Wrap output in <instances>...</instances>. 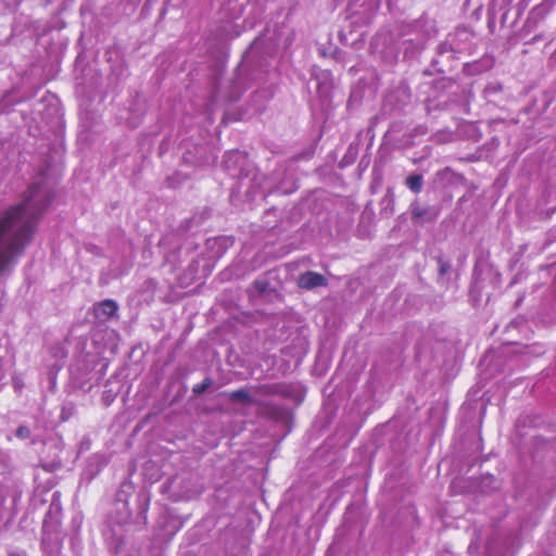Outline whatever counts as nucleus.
<instances>
[{
    "label": "nucleus",
    "mask_w": 556,
    "mask_h": 556,
    "mask_svg": "<svg viewBox=\"0 0 556 556\" xmlns=\"http://www.w3.org/2000/svg\"><path fill=\"white\" fill-rule=\"evenodd\" d=\"M446 270H447V265L442 263V264H441V267H440V271H441V274H445V273H446Z\"/></svg>",
    "instance_id": "9b49d317"
},
{
    "label": "nucleus",
    "mask_w": 556,
    "mask_h": 556,
    "mask_svg": "<svg viewBox=\"0 0 556 556\" xmlns=\"http://www.w3.org/2000/svg\"><path fill=\"white\" fill-rule=\"evenodd\" d=\"M254 404L258 407L260 416L271 420H283L288 415V410L283 406L271 402L257 401Z\"/></svg>",
    "instance_id": "f03ea898"
},
{
    "label": "nucleus",
    "mask_w": 556,
    "mask_h": 556,
    "mask_svg": "<svg viewBox=\"0 0 556 556\" xmlns=\"http://www.w3.org/2000/svg\"><path fill=\"white\" fill-rule=\"evenodd\" d=\"M406 186L415 193H419L422 188V177L421 175H410L406 179Z\"/></svg>",
    "instance_id": "0eeeda50"
},
{
    "label": "nucleus",
    "mask_w": 556,
    "mask_h": 556,
    "mask_svg": "<svg viewBox=\"0 0 556 556\" xmlns=\"http://www.w3.org/2000/svg\"><path fill=\"white\" fill-rule=\"evenodd\" d=\"M8 556H24V554L17 552H10Z\"/></svg>",
    "instance_id": "f8f14e48"
},
{
    "label": "nucleus",
    "mask_w": 556,
    "mask_h": 556,
    "mask_svg": "<svg viewBox=\"0 0 556 556\" xmlns=\"http://www.w3.org/2000/svg\"><path fill=\"white\" fill-rule=\"evenodd\" d=\"M228 399L232 402H243V403H253L256 402L252 400L250 393L245 389H239L228 393Z\"/></svg>",
    "instance_id": "423d86ee"
},
{
    "label": "nucleus",
    "mask_w": 556,
    "mask_h": 556,
    "mask_svg": "<svg viewBox=\"0 0 556 556\" xmlns=\"http://www.w3.org/2000/svg\"><path fill=\"white\" fill-rule=\"evenodd\" d=\"M212 384V380L211 378H205L202 382L195 384L192 389V392L194 394H201L203 393L204 391H206Z\"/></svg>",
    "instance_id": "6e6552de"
},
{
    "label": "nucleus",
    "mask_w": 556,
    "mask_h": 556,
    "mask_svg": "<svg viewBox=\"0 0 556 556\" xmlns=\"http://www.w3.org/2000/svg\"><path fill=\"white\" fill-rule=\"evenodd\" d=\"M118 309V306L114 300H103L98 304V316H103L106 319L113 317Z\"/></svg>",
    "instance_id": "39448f33"
},
{
    "label": "nucleus",
    "mask_w": 556,
    "mask_h": 556,
    "mask_svg": "<svg viewBox=\"0 0 556 556\" xmlns=\"http://www.w3.org/2000/svg\"><path fill=\"white\" fill-rule=\"evenodd\" d=\"M16 435L22 439H26L29 435V429L25 426H20L16 429Z\"/></svg>",
    "instance_id": "9d476101"
},
{
    "label": "nucleus",
    "mask_w": 556,
    "mask_h": 556,
    "mask_svg": "<svg viewBox=\"0 0 556 556\" xmlns=\"http://www.w3.org/2000/svg\"><path fill=\"white\" fill-rule=\"evenodd\" d=\"M49 204L41 188L33 185L22 203L11 206L0 216V276L30 242L36 225Z\"/></svg>",
    "instance_id": "f257e3e1"
},
{
    "label": "nucleus",
    "mask_w": 556,
    "mask_h": 556,
    "mask_svg": "<svg viewBox=\"0 0 556 556\" xmlns=\"http://www.w3.org/2000/svg\"><path fill=\"white\" fill-rule=\"evenodd\" d=\"M253 285L258 292L263 293L267 290L268 281L267 280H255Z\"/></svg>",
    "instance_id": "1a4fd4ad"
},
{
    "label": "nucleus",
    "mask_w": 556,
    "mask_h": 556,
    "mask_svg": "<svg viewBox=\"0 0 556 556\" xmlns=\"http://www.w3.org/2000/svg\"><path fill=\"white\" fill-rule=\"evenodd\" d=\"M296 283L301 289L312 290L317 287H326L328 279L319 273L308 270L299 276Z\"/></svg>",
    "instance_id": "7ed1b4c3"
},
{
    "label": "nucleus",
    "mask_w": 556,
    "mask_h": 556,
    "mask_svg": "<svg viewBox=\"0 0 556 556\" xmlns=\"http://www.w3.org/2000/svg\"><path fill=\"white\" fill-rule=\"evenodd\" d=\"M255 392L264 395V396H270V395H282V396H289V391L286 390V388L280 383H267V384H261L255 387Z\"/></svg>",
    "instance_id": "20e7f679"
}]
</instances>
